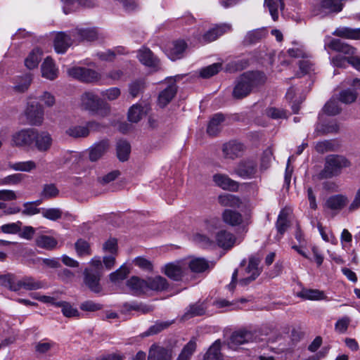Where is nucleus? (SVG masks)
Wrapping results in <instances>:
<instances>
[{
    "instance_id": "f257e3e1",
    "label": "nucleus",
    "mask_w": 360,
    "mask_h": 360,
    "mask_svg": "<svg viewBox=\"0 0 360 360\" xmlns=\"http://www.w3.org/2000/svg\"><path fill=\"white\" fill-rule=\"evenodd\" d=\"M266 77L259 71H248L240 75L233 91V96L236 99H242L248 96L255 89L264 84Z\"/></svg>"
},
{
    "instance_id": "f03ea898",
    "label": "nucleus",
    "mask_w": 360,
    "mask_h": 360,
    "mask_svg": "<svg viewBox=\"0 0 360 360\" xmlns=\"http://www.w3.org/2000/svg\"><path fill=\"white\" fill-rule=\"evenodd\" d=\"M351 166L350 161L341 155H329L325 158L323 169L318 174L319 179H331L339 176L343 169Z\"/></svg>"
},
{
    "instance_id": "7ed1b4c3",
    "label": "nucleus",
    "mask_w": 360,
    "mask_h": 360,
    "mask_svg": "<svg viewBox=\"0 0 360 360\" xmlns=\"http://www.w3.org/2000/svg\"><path fill=\"white\" fill-rule=\"evenodd\" d=\"M81 108L91 115L105 117L110 113V107L93 92H85L81 96Z\"/></svg>"
},
{
    "instance_id": "20e7f679",
    "label": "nucleus",
    "mask_w": 360,
    "mask_h": 360,
    "mask_svg": "<svg viewBox=\"0 0 360 360\" xmlns=\"http://www.w3.org/2000/svg\"><path fill=\"white\" fill-rule=\"evenodd\" d=\"M260 258L252 255L249 257L248 264L240 272L241 278L238 281L241 286H247L261 274L262 269L259 267Z\"/></svg>"
},
{
    "instance_id": "39448f33",
    "label": "nucleus",
    "mask_w": 360,
    "mask_h": 360,
    "mask_svg": "<svg viewBox=\"0 0 360 360\" xmlns=\"http://www.w3.org/2000/svg\"><path fill=\"white\" fill-rule=\"evenodd\" d=\"M261 340L257 332L240 329L232 333L228 342V346L230 349L236 350L240 345Z\"/></svg>"
},
{
    "instance_id": "423d86ee",
    "label": "nucleus",
    "mask_w": 360,
    "mask_h": 360,
    "mask_svg": "<svg viewBox=\"0 0 360 360\" xmlns=\"http://www.w3.org/2000/svg\"><path fill=\"white\" fill-rule=\"evenodd\" d=\"M69 76L82 82L91 83L99 80V74L91 69L82 67H73L68 70Z\"/></svg>"
},
{
    "instance_id": "0eeeda50",
    "label": "nucleus",
    "mask_w": 360,
    "mask_h": 360,
    "mask_svg": "<svg viewBox=\"0 0 360 360\" xmlns=\"http://www.w3.org/2000/svg\"><path fill=\"white\" fill-rule=\"evenodd\" d=\"M84 283L92 292L98 293L102 287L100 283L102 271L91 268H86L83 271Z\"/></svg>"
},
{
    "instance_id": "6e6552de",
    "label": "nucleus",
    "mask_w": 360,
    "mask_h": 360,
    "mask_svg": "<svg viewBox=\"0 0 360 360\" xmlns=\"http://www.w3.org/2000/svg\"><path fill=\"white\" fill-rule=\"evenodd\" d=\"M147 295L158 294L169 290L170 285L165 277L162 276H149L146 279Z\"/></svg>"
},
{
    "instance_id": "1a4fd4ad",
    "label": "nucleus",
    "mask_w": 360,
    "mask_h": 360,
    "mask_svg": "<svg viewBox=\"0 0 360 360\" xmlns=\"http://www.w3.org/2000/svg\"><path fill=\"white\" fill-rule=\"evenodd\" d=\"M257 172V164L252 160H242L234 168L233 173L243 179L254 178Z\"/></svg>"
},
{
    "instance_id": "9d476101",
    "label": "nucleus",
    "mask_w": 360,
    "mask_h": 360,
    "mask_svg": "<svg viewBox=\"0 0 360 360\" xmlns=\"http://www.w3.org/2000/svg\"><path fill=\"white\" fill-rule=\"evenodd\" d=\"M25 115L30 124L40 126L44 120V108L38 103H29L25 110Z\"/></svg>"
},
{
    "instance_id": "9b49d317",
    "label": "nucleus",
    "mask_w": 360,
    "mask_h": 360,
    "mask_svg": "<svg viewBox=\"0 0 360 360\" xmlns=\"http://www.w3.org/2000/svg\"><path fill=\"white\" fill-rule=\"evenodd\" d=\"M35 130L33 128L22 129L13 135L12 141L16 146L31 147L34 144Z\"/></svg>"
},
{
    "instance_id": "f8f14e48",
    "label": "nucleus",
    "mask_w": 360,
    "mask_h": 360,
    "mask_svg": "<svg viewBox=\"0 0 360 360\" xmlns=\"http://www.w3.org/2000/svg\"><path fill=\"white\" fill-rule=\"evenodd\" d=\"M35 134L33 146L39 152L48 151L51 148L53 143L51 134L47 131H39L37 129L35 130Z\"/></svg>"
},
{
    "instance_id": "ddd939ff",
    "label": "nucleus",
    "mask_w": 360,
    "mask_h": 360,
    "mask_svg": "<svg viewBox=\"0 0 360 360\" xmlns=\"http://www.w3.org/2000/svg\"><path fill=\"white\" fill-rule=\"evenodd\" d=\"M207 309V305L205 301H198L191 304L186 307L181 319L186 321L195 316H203L206 314Z\"/></svg>"
},
{
    "instance_id": "4468645a",
    "label": "nucleus",
    "mask_w": 360,
    "mask_h": 360,
    "mask_svg": "<svg viewBox=\"0 0 360 360\" xmlns=\"http://www.w3.org/2000/svg\"><path fill=\"white\" fill-rule=\"evenodd\" d=\"M187 47V43L184 40H176L166 49V54L170 60H176L183 58Z\"/></svg>"
},
{
    "instance_id": "2eb2a0df",
    "label": "nucleus",
    "mask_w": 360,
    "mask_h": 360,
    "mask_svg": "<svg viewBox=\"0 0 360 360\" xmlns=\"http://www.w3.org/2000/svg\"><path fill=\"white\" fill-rule=\"evenodd\" d=\"M245 150L243 144L236 141H229L223 145L222 152L224 158L234 160L243 155Z\"/></svg>"
},
{
    "instance_id": "dca6fc26",
    "label": "nucleus",
    "mask_w": 360,
    "mask_h": 360,
    "mask_svg": "<svg viewBox=\"0 0 360 360\" xmlns=\"http://www.w3.org/2000/svg\"><path fill=\"white\" fill-rule=\"evenodd\" d=\"M72 44V40L70 35L64 32H60L56 34L53 46L58 53H65Z\"/></svg>"
},
{
    "instance_id": "f3484780",
    "label": "nucleus",
    "mask_w": 360,
    "mask_h": 360,
    "mask_svg": "<svg viewBox=\"0 0 360 360\" xmlns=\"http://www.w3.org/2000/svg\"><path fill=\"white\" fill-rule=\"evenodd\" d=\"M215 243L223 249L231 248L236 242L235 236L226 230H220L215 235Z\"/></svg>"
},
{
    "instance_id": "a211bd4d",
    "label": "nucleus",
    "mask_w": 360,
    "mask_h": 360,
    "mask_svg": "<svg viewBox=\"0 0 360 360\" xmlns=\"http://www.w3.org/2000/svg\"><path fill=\"white\" fill-rule=\"evenodd\" d=\"M172 349L153 345L149 350L148 360H172Z\"/></svg>"
},
{
    "instance_id": "6ab92c4d",
    "label": "nucleus",
    "mask_w": 360,
    "mask_h": 360,
    "mask_svg": "<svg viewBox=\"0 0 360 360\" xmlns=\"http://www.w3.org/2000/svg\"><path fill=\"white\" fill-rule=\"evenodd\" d=\"M231 30V26L226 24L216 25L214 27L206 32L200 41L203 43H209L216 40L219 37L225 32Z\"/></svg>"
},
{
    "instance_id": "aec40b11",
    "label": "nucleus",
    "mask_w": 360,
    "mask_h": 360,
    "mask_svg": "<svg viewBox=\"0 0 360 360\" xmlns=\"http://www.w3.org/2000/svg\"><path fill=\"white\" fill-rule=\"evenodd\" d=\"M213 181L215 184L224 190L236 191L238 189V182L229 178L228 175L216 174L213 176Z\"/></svg>"
},
{
    "instance_id": "412c9836",
    "label": "nucleus",
    "mask_w": 360,
    "mask_h": 360,
    "mask_svg": "<svg viewBox=\"0 0 360 360\" xmlns=\"http://www.w3.org/2000/svg\"><path fill=\"white\" fill-rule=\"evenodd\" d=\"M137 56L139 61L146 66L156 68L159 65V59L148 48L140 49Z\"/></svg>"
},
{
    "instance_id": "4be33fe9",
    "label": "nucleus",
    "mask_w": 360,
    "mask_h": 360,
    "mask_svg": "<svg viewBox=\"0 0 360 360\" xmlns=\"http://www.w3.org/2000/svg\"><path fill=\"white\" fill-rule=\"evenodd\" d=\"M348 198L342 194H336L328 198L325 202V206L333 211H340L348 203Z\"/></svg>"
},
{
    "instance_id": "5701e85b",
    "label": "nucleus",
    "mask_w": 360,
    "mask_h": 360,
    "mask_svg": "<svg viewBox=\"0 0 360 360\" xmlns=\"http://www.w3.org/2000/svg\"><path fill=\"white\" fill-rule=\"evenodd\" d=\"M72 35L79 41H92L98 39V32L94 27L76 28Z\"/></svg>"
},
{
    "instance_id": "b1692460",
    "label": "nucleus",
    "mask_w": 360,
    "mask_h": 360,
    "mask_svg": "<svg viewBox=\"0 0 360 360\" xmlns=\"http://www.w3.org/2000/svg\"><path fill=\"white\" fill-rule=\"evenodd\" d=\"M44 286L43 282L36 281L32 277H25L22 279L17 281V285L13 287V291H18L21 288L27 290H34L42 288Z\"/></svg>"
},
{
    "instance_id": "393cba45",
    "label": "nucleus",
    "mask_w": 360,
    "mask_h": 360,
    "mask_svg": "<svg viewBox=\"0 0 360 360\" xmlns=\"http://www.w3.org/2000/svg\"><path fill=\"white\" fill-rule=\"evenodd\" d=\"M177 93V86L173 82L163 89L158 96V105L161 108L165 107Z\"/></svg>"
},
{
    "instance_id": "a878e982",
    "label": "nucleus",
    "mask_w": 360,
    "mask_h": 360,
    "mask_svg": "<svg viewBox=\"0 0 360 360\" xmlns=\"http://www.w3.org/2000/svg\"><path fill=\"white\" fill-rule=\"evenodd\" d=\"M126 285L136 295H147L146 279H142L138 276H134L127 281Z\"/></svg>"
},
{
    "instance_id": "bb28decb",
    "label": "nucleus",
    "mask_w": 360,
    "mask_h": 360,
    "mask_svg": "<svg viewBox=\"0 0 360 360\" xmlns=\"http://www.w3.org/2000/svg\"><path fill=\"white\" fill-rule=\"evenodd\" d=\"M333 34L340 38L360 40V28L340 27L333 32Z\"/></svg>"
},
{
    "instance_id": "cd10ccee",
    "label": "nucleus",
    "mask_w": 360,
    "mask_h": 360,
    "mask_svg": "<svg viewBox=\"0 0 360 360\" xmlns=\"http://www.w3.org/2000/svg\"><path fill=\"white\" fill-rule=\"evenodd\" d=\"M109 144L107 141H101L95 143L89 152V160L92 162L97 161L108 150Z\"/></svg>"
},
{
    "instance_id": "c85d7f7f",
    "label": "nucleus",
    "mask_w": 360,
    "mask_h": 360,
    "mask_svg": "<svg viewBox=\"0 0 360 360\" xmlns=\"http://www.w3.org/2000/svg\"><path fill=\"white\" fill-rule=\"evenodd\" d=\"M224 120L223 114H215L208 123L207 133L211 136H217L221 129V124Z\"/></svg>"
},
{
    "instance_id": "c756f323",
    "label": "nucleus",
    "mask_w": 360,
    "mask_h": 360,
    "mask_svg": "<svg viewBox=\"0 0 360 360\" xmlns=\"http://www.w3.org/2000/svg\"><path fill=\"white\" fill-rule=\"evenodd\" d=\"M162 271L169 278L176 281L181 280L184 276L182 267L174 263L166 264Z\"/></svg>"
},
{
    "instance_id": "7c9ffc66",
    "label": "nucleus",
    "mask_w": 360,
    "mask_h": 360,
    "mask_svg": "<svg viewBox=\"0 0 360 360\" xmlns=\"http://www.w3.org/2000/svg\"><path fill=\"white\" fill-rule=\"evenodd\" d=\"M340 131V125L336 121H331L324 124H317L315 133L317 136L328 134H337Z\"/></svg>"
},
{
    "instance_id": "2f4dec72",
    "label": "nucleus",
    "mask_w": 360,
    "mask_h": 360,
    "mask_svg": "<svg viewBox=\"0 0 360 360\" xmlns=\"http://www.w3.org/2000/svg\"><path fill=\"white\" fill-rule=\"evenodd\" d=\"M223 221L232 226L240 225L243 222L242 214L235 210L226 209L222 213Z\"/></svg>"
},
{
    "instance_id": "473e14b6",
    "label": "nucleus",
    "mask_w": 360,
    "mask_h": 360,
    "mask_svg": "<svg viewBox=\"0 0 360 360\" xmlns=\"http://www.w3.org/2000/svg\"><path fill=\"white\" fill-rule=\"evenodd\" d=\"M266 34V30L264 28L253 30L247 33L243 44L246 46L256 44L265 38Z\"/></svg>"
},
{
    "instance_id": "72a5a7b5",
    "label": "nucleus",
    "mask_w": 360,
    "mask_h": 360,
    "mask_svg": "<svg viewBox=\"0 0 360 360\" xmlns=\"http://www.w3.org/2000/svg\"><path fill=\"white\" fill-rule=\"evenodd\" d=\"M58 70L51 58H46L41 65L42 76L48 79L53 80L57 77Z\"/></svg>"
},
{
    "instance_id": "f704fd0d",
    "label": "nucleus",
    "mask_w": 360,
    "mask_h": 360,
    "mask_svg": "<svg viewBox=\"0 0 360 360\" xmlns=\"http://www.w3.org/2000/svg\"><path fill=\"white\" fill-rule=\"evenodd\" d=\"M35 243L39 248L51 250L56 248L58 241L52 236L41 235L36 238Z\"/></svg>"
},
{
    "instance_id": "c9c22d12",
    "label": "nucleus",
    "mask_w": 360,
    "mask_h": 360,
    "mask_svg": "<svg viewBox=\"0 0 360 360\" xmlns=\"http://www.w3.org/2000/svg\"><path fill=\"white\" fill-rule=\"evenodd\" d=\"M338 148L339 144L335 140H324L322 141H318L315 145L316 151L320 154L335 151Z\"/></svg>"
},
{
    "instance_id": "e433bc0d",
    "label": "nucleus",
    "mask_w": 360,
    "mask_h": 360,
    "mask_svg": "<svg viewBox=\"0 0 360 360\" xmlns=\"http://www.w3.org/2000/svg\"><path fill=\"white\" fill-rule=\"evenodd\" d=\"M204 360H224L221 353V342L216 340L208 349L204 356Z\"/></svg>"
},
{
    "instance_id": "4c0bfd02",
    "label": "nucleus",
    "mask_w": 360,
    "mask_h": 360,
    "mask_svg": "<svg viewBox=\"0 0 360 360\" xmlns=\"http://www.w3.org/2000/svg\"><path fill=\"white\" fill-rule=\"evenodd\" d=\"M332 62L335 66L338 67H341L345 64V62H347L357 70L360 71V58L356 56H336L332 59Z\"/></svg>"
},
{
    "instance_id": "58836bf2",
    "label": "nucleus",
    "mask_w": 360,
    "mask_h": 360,
    "mask_svg": "<svg viewBox=\"0 0 360 360\" xmlns=\"http://www.w3.org/2000/svg\"><path fill=\"white\" fill-rule=\"evenodd\" d=\"M219 203L224 207H239L241 201L240 198L234 195L226 193L218 197Z\"/></svg>"
},
{
    "instance_id": "ea45409f",
    "label": "nucleus",
    "mask_w": 360,
    "mask_h": 360,
    "mask_svg": "<svg viewBox=\"0 0 360 360\" xmlns=\"http://www.w3.org/2000/svg\"><path fill=\"white\" fill-rule=\"evenodd\" d=\"M339 101L338 98L332 97L323 106V111L330 116L340 114L342 108L339 105Z\"/></svg>"
},
{
    "instance_id": "a19ab883",
    "label": "nucleus",
    "mask_w": 360,
    "mask_h": 360,
    "mask_svg": "<svg viewBox=\"0 0 360 360\" xmlns=\"http://www.w3.org/2000/svg\"><path fill=\"white\" fill-rule=\"evenodd\" d=\"M131 151L130 144L123 140H120L117 143V155L119 160L124 162L128 160Z\"/></svg>"
},
{
    "instance_id": "79ce46f5",
    "label": "nucleus",
    "mask_w": 360,
    "mask_h": 360,
    "mask_svg": "<svg viewBox=\"0 0 360 360\" xmlns=\"http://www.w3.org/2000/svg\"><path fill=\"white\" fill-rule=\"evenodd\" d=\"M188 266L193 272L202 273L209 268V263L203 258H194L189 262Z\"/></svg>"
},
{
    "instance_id": "37998d69",
    "label": "nucleus",
    "mask_w": 360,
    "mask_h": 360,
    "mask_svg": "<svg viewBox=\"0 0 360 360\" xmlns=\"http://www.w3.org/2000/svg\"><path fill=\"white\" fill-rule=\"evenodd\" d=\"M146 113L143 108L139 104L133 105L128 112V120L131 122L136 123L142 118Z\"/></svg>"
},
{
    "instance_id": "c03bdc74",
    "label": "nucleus",
    "mask_w": 360,
    "mask_h": 360,
    "mask_svg": "<svg viewBox=\"0 0 360 360\" xmlns=\"http://www.w3.org/2000/svg\"><path fill=\"white\" fill-rule=\"evenodd\" d=\"M8 167L15 171H21L29 172L32 170L36 169L37 165L36 163L32 160L25 161V162H18L15 163L10 162L8 164Z\"/></svg>"
},
{
    "instance_id": "a18cd8bd",
    "label": "nucleus",
    "mask_w": 360,
    "mask_h": 360,
    "mask_svg": "<svg viewBox=\"0 0 360 360\" xmlns=\"http://www.w3.org/2000/svg\"><path fill=\"white\" fill-rule=\"evenodd\" d=\"M41 60V57L39 50H33L25 58V65L28 69L32 70L37 68Z\"/></svg>"
},
{
    "instance_id": "49530a36",
    "label": "nucleus",
    "mask_w": 360,
    "mask_h": 360,
    "mask_svg": "<svg viewBox=\"0 0 360 360\" xmlns=\"http://www.w3.org/2000/svg\"><path fill=\"white\" fill-rule=\"evenodd\" d=\"M196 349V342L191 340L182 349L176 360H189Z\"/></svg>"
},
{
    "instance_id": "de8ad7c7",
    "label": "nucleus",
    "mask_w": 360,
    "mask_h": 360,
    "mask_svg": "<svg viewBox=\"0 0 360 360\" xmlns=\"http://www.w3.org/2000/svg\"><path fill=\"white\" fill-rule=\"evenodd\" d=\"M75 250L79 257L89 256L91 254L89 243L84 239H79L75 244Z\"/></svg>"
},
{
    "instance_id": "09e8293b",
    "label": "nucleus",
    "mask_w": 360,
    "mask_h": 360,
    "mask_svg": "<svg viewBox=\"0 0 360 360\" xmlns=\"http://www.w3.org/2000/svg\"><path fill=\"white\" fill-rule=\"evenodd\" d=\"M129 273V269L127 266L123 264L118 269H117L115 271L111 273L109 275L110 280L112 283H117L120 281H123L127 278Z\"/></svg>"
},
{
    "instance_id": "8fccbe9b",
    "label": "nucleus",
    "mask_w": 360,
    "mask_h": 360,
    "mask_svg": "<svg viewBox=\"0 0 360 360\" xmlns=\"http://www.w3.org/2000/svg\"><path fill=\"white\" fill-rule=\"evenodd\" d=\"M300 296L306 300H319L324 298V293L319 290L304 289L300 292Z\"/></svg>"
},
{
    "instance_id": "3c124183",
    "label": "nucleus",
    "mask_w": 360,
    "mask_h": 360,
    "mask_svg": "<svg viewBox=\"0 0 360 360\" xmlns=\"http://www.w3.org/2000/svg\"><path fill=\"white\" fill-rule=\"evenodd\" d=\"M248 66V61L245 59L233 60L226 64L225 70L229 72H235L244 70Z\"/></svg>"
},
{
    "instance_id": "603ef678",
    "label": "nucleus",
    "mask_w": 360,
    "mask_h": 360,
    "mask_svg": "<svg viewBox=\"0 0 360 360\" xmlns=\"http://www.w3.org/2000/svg\"><path fill=\"white\" fill-rule=\"evenodd\" d=\"M356 92L354 90L348 89L341 91L337 98L343 103L349 104L354 103L356 100Z\"/></svg>"
},
{
    "instance_id": "864d4df0",
    "label": "nucleus",
    "mask_w": 360,
    "mask_h": 360,
    "mask_svg": "<svg viewBox=\"0 0 360 360\" xmlns=\"http://www.w3.org/2000/svg\"><path fill=\"white\" fill-rule=\"evenodd\" d=\"M66 134L74 138L86 137L89 129L84 126H73L67 129Z\"/></svg>"
},
{
    "instance_id": "5fc2aeb1",
    "label": "nucleus",
    "mask_w": 360,
    "mask_h": 360,
    "mask_svg": "<svg viewBox=\"0 0 360 360\" xmlns=\"http://www.w3.org/2000/svg\"><path fill=\"white\" fill-rule=\"evenodd\" d=\"M221 69V63H216L202 68L200 75L202 78H210L217 74Z\"/></svg>"
},
{
    "instance_id": "6e6d98bb",
    "label": "nucleus",
    "mask_w": 360,
    "mask_h": 360,
    "mask_svg": "<svg viewBox=\"0 0 360 360\" xmlns=\"http://www.w3.org/2000/svg\"><path fill=\"white\" fill-rule=\"evenodd\" d=\"M41 214L47 219L56 221L62 217L63 212L59 208H41Z\"/></svg>"
},
{
    "instance_id": "4d7b16f0",
    "label": "nucleus",
    "mask_w": 360,
    "mask_h": 360,
    "mask_svg": "<svg viewBox=\"0 0 360 360\" xmlns=\"http://www.w3.org/2000/svg\"><path fill=\"white\" fill-rule=\"evenodd\" d=\"M57 306L62 308V312L66 317H75L79 316V311L74 308L70 303L66 302H60L56 304Z\"/></svg>"
},
{
    "instance_id": "13d9d810",
    "label": "nucleus",
    "mask_w": 360,
    "mask_h": 360,
    "mask_svg": "<svg viewBox=\"0 0 360 360\" xmlns=\"http://www.w3.org/2000/svg\"><path fill=\"white\" fill-rule=\"evenodd\" d=\"M59 194V190L55 184H45L41 192V196L46 199L56 198Z\"/></svg>"
},
{
    "instance_id": "bf43d9fd",
    "label": "nucleus",
    "mask_w": 360,
    "mask_h": 360,
    "mask_svg": "<svg viewBox=\"0 0 360 360\" xmlns=\"http://www.w3.org/2000/svg\"><path fill=\"white\" fill-rule=\"evenodd\" d=\"M289 226V221L287 219V216L283 212H281L278 215L277 221H276V229L278 233L281 236L285 232Z\"/></svg>"
},
{
    "instance_id": "052dcab7",
    "label": "nucleus",
    "mask_w": 360,
    "mask_h": 360,
    "mask_svg": "<svg viewBox=\"0 0 360 360\" xmlns=\"http://www.w3.org/2000/svg\"><path fill=\"white\" fill-rule=\"evenodd\" d=\"M171 325V322L163 321L156 322L153 326H150L145 333L146 335H153L159 333L162 330L167 328Z\"/></svg>"
},
{
    "instance_id": "680f3d73",
    "label": "nucleus",
    "mask_w": 360,
    "mask_h": 360,
    "mask_svg": "<svg viewBox=\"0 0 360 360\" xmlns=\"http://www.w3.org/2000/svg\"><path fill=\"white\" fill-rule=\"evenodd\" d=\"M0 285L4 286L13 291V287L17 285V281L13 274L0 275Z\"/></svg>"
},
{
    "instance_id": "e2e57ef3",
    "label": "nucleus",
    "mask_w": 360,
    "mask_h": 360,
    "mask_svg": "<svg viewBox=\"0 0 360 360\" xmlns=\"http://www.w3.org/2000/svg\"><path fill=\"white\" fill-rule=\"evenodd\" d=\"M22 222L10 223L0 226L1 231L4 233L15 234L21 231Z\"/></svg>"
},
{
    "instance_id": "0e129e2a",
    "label": "nucleus",
    "mask_w": 360,
    "mask_h": 360,
    "mask_svg": "<svg viewBox=\"0 0 360 360\" xmlns=\"http://www.w3.org/2000/svg\"><path fill=\"white\" fill-rule=\"evenodd\" d=\"M266 115L272 119H285L287 118L286 112L283 109L270 107L266 109Z\"/></svg>"
},
{
    "instance_id": "69168bd1",
    "label": "nucleus",
    "mask_w": 360,
    "mask_h": 360,
    "mask_svg": "<svg viewBox=\"0 0 360 360\" xmlns=\"http://www.w3.org/2000/svg\"><path fill=\"white\" fill-rule=\"evenodd\" d=\"M193 239L197 243L205 248L212 247L215 244L214 240H211L205 235L201 233H196L194 235Z\"/></svg>"
},
{
    "instance_id": "338daca9",
    "label": "nucleus",
    "mask_w": 360,
    "mask_h": 360,
    "mask_svg": "<svg viewBox=\"0 0 360 360\" xmlns=\"http://www.w3.org/2000/svg\"><path fill=\"white\" fill-rule=\"evenodd\" d=\"M351 320L348 316L339 319L335 324V330L339 333H345L349 327Z\"/></svg>"
},
{
    "instance_id": "774afa93",
    "label": "nucleus",
    "mask_w": 360,
    "mask_h": 360,
    "mask_svg": "<svg viewBox=\"0 0 360 360\" xmlns=\"http://www.w3.org/2000/svg\"><path fill=\"white\" fill-rule=\"evenodd\" d=\"M143 80H136L129 85V94L133 97H136L144 89Z\"/></svg>"
}]
</instances>
